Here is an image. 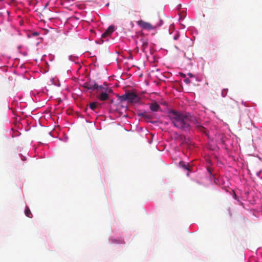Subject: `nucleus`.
I'll return each instance as SVG.
<instances>
[{
  "label": "nucleus",
  "mask_w": 262,
  "mask_h": 262,
  "mask_svg": "<svg viewBox=\"0 0 262 262\" xmlns=\"http://www.w3.org/2000/svg\"><path fill=\"white\" fill-rule=\"evenodd\" d=\"M81 86L85 90L90 91V92H92L95 90L97 92H98L100 89H103V85H99L95 81L92 80H88L83 83Z\"/></svg>",
  "instance_id": "2"
},
{
  "label": "nucleus",
  "mask_w": 262,
  "mask_h": 262,
  "mask_svg": "<svg viewBox=\"0 0 262 262\" xmlns=\"http://www.w3.org/2000/svg\"><path fill=\"white\" fill-rule=\"evenodd\" d=\"M221 142L222 143H224V140H223V138L221 139Z\"/></svg>",
  "instance_id": "22"
},
{
  "label": "nucleus",
  "mask_w": 262,
  "mask_h": 262,
  "mask_svg": "<svg viewBox=\"0 0 262 262\" xmlns=\"http://www.w3.org/2000/svg\"><path fill=\"white\" fill-rule=\"evenodd\" d=\"M104 85L105 86H103V89H100L99 91H104L107 95L108 94L112 93L113 92V90L111 88H108L107 86V84H105V83H104Z\"/></svg>",
  "instance_id": "10"
},
{
  "label": "nucleus",
  "mask_w": 262,
  "mask_h": 262,
  "mask_svg": "<svg viewBox=\"0 0 262 262\" xmlns=\"http://www.w3.org/2000/svg\"><path fill=\"white\" fill-rule=\"evenodd\" d=\"M33 36H38L39 35V33L37 32H34L33 33Z\"/></svg>",
  "instance_id": "20"
},
{
  "label": "nucleus",
  "mask_w": 262,
  "mask_h": 262,
  "mask_svg": "<svg viewBox=\"0 0 262 262\" xmlns=\"http://www.w3.org/2000/svg\"><path fill=\"white\" fill-rule=\"evenodd\" d=\"M182 76L183 77H185L186 76H185V74H182Z\"/></svg>",
  "instance_id": "23"
},
{
  "label": "nucleus",
  "mask_w": 262,
  "mask_h": 262,
  "mask_svg": "<svg viewBox=\"0 0 262 262\" xmlns=\"http://www.w3.org/2000/svg\"><path fill=\"white\" fill-rule=\"evenodd\" d=\"M184 82H185L186 84H189L190 83V80L189 78H187L184 80Z\"/></svg>",
  "instance_id": "18"
},
{
  "label": "nucleus",
  "mask_w": 262,
  "mask_h": 262,
  "mask_svg": "<svg viewBox=\"0 0 262 262\" xmlns=\"http://www.w3.org/2000/svg\"><path fill=\"white\" fill-rule=\"evenodd\" d=\"M228 91V90L227 89H223L221 93L222 97H225L227 95Z\"/></svg>",
  "instance_id": "16"
},
{
  "label": "nucleus",
  "mask_w": 262,
  "mask_h": 262,
  "mask_svg": "<svg viewBox=\"0 0 262 262\" xmlns=\"http://www.w3.org/2000/svg\"><path fill=\"white\" fill-rule=\"evenodd\" d=\"M180 38V35L179 34H177L174 36L173 37V39L177 40Z\"/></svg>",
  "instance_id": "19"
},
{
  "label": "nucleus",
  "mask_w": 262,
  "mask_h": 262,
  "mask_svg": "<svg viewBox=\"0 0 262 262\" xmlns=\"http://www.w3.org/2000/svg\"><path fill=\"white\" fill-rule=\"evenodd\" d=\"M188 76L190 77H193V74L192 73H189L188 74Z\"/></svg>",
  "instance_id": "21"
},
{
  "label": "nucleus",
  "mask_w": 262,
  "mask_h": 262,
  "mask_svg": "<svg viewBox=\"0 0 262 262\" xmlns=\"http://www.w3.org/2000/svg\"><path fill=\"white\" fill-rule=\"evenodd\" d=\"M186 40V38L185 37H182V38L180 41V45L183 46L185 45V40Z\"/></svg>",
  "instance_id": "17"
},
{
  "label": "nucleus",
  "mask_w": 262,
  "mask_h": 262,
  "mask_svg": "<svg viewBox=\"0 0 262 262\" xmlns=\"http://www.w3.org/2000/svg\"><path fill=\"white\" fill-rule=\"evenodd\" d=\"M100 93V95L97 96V98L100 101H105L108 98V95L106 94L104 91H99L97 92Z\"/></svg>",
  "instance_id": "7"
},
{
  "label": "nucleus",
  "mask_w": 262,
  "mask_h": 262,
  "mask_svg": "<svg viewBox=\"0 0 262 262\" xmlns=\"http://www.w3.org/2000/svg\"><path fill=\"white\" fill-rule=\"evenodd\" d=\"M25 215L29 218H31L32 217V213L28 206H26L25 208Z\"/></svg>",
  "instance_id": "12"
},
{
  "label": "nucleus",
  "mask_w": 262,
  "mask_h": 262,
  "mask_svg": "<svg viewBox=\"0 0 262 262\" xmlns=\"http://www.w3.org/2000/svg\"><path fill=\"white\" fill-rule=\"evenodd\" d=\"M188 123H192L195 125L196 128L200 132L205 133V128L202 126L200 120L196 117L191 115L188 113Z\"/></svg>",
  "instance_id": "3"
},
{
  "label": "nucleus",
  "mask_w": 262,
  "mask_h": 262,
  "mask_svg": "<svg viewBox=\"0 0 262 262\" xmlns=\"http://www.w3.org/2000/svg\"><path fill=\"white\" fill-rule=\"evenodd\" d=\"M128 98V102L129 103H137L140 101V98L135 93H126Z\"/></svg>",
  "instance_id": "6"
},
{
  "label": "nucleus",
  "mask_w": 262,
  "mask_h": 262,
  "mask_svg": "<svg viewBox=\"0 0 262 262\" xmlns=\"http://www.w3.org/2000/svg\"><path fill=\"white\" fill-rule=\"evenodd\" d=\"M179 165L184 169L187 170L188 171H191V167L188 163H186L184 161H180L179 162Z\"/></svg>",
  "instance_id": "9"
},
{
  "label": "nucleus",
  "mask_w": 262,
  "mask_h": 262,
  "mask_svg": "<svg viewBox=\"0 0 262 262\" xmlns=\"http://www.w3.org/2000/svg\"><path fill=\"white\" fill-rule=\"evenodd\" d=\"M127 94H125L124 95L121 96L120 97V100L121 101H128V98H127Z\"/></svg>",
  "instance_id": "15"
},
{
  "label": "nucleus",
  "mask_w": 262,
  "mask_h": 262,
  "mask_svg": "<svg viewBox=\"0 0 262 262\" xmlns=\"http://www.w3.org/2000/svg\"><path fill=\"white\" fill-rule=\"evenodd\" d=\"M97 102H92V103H90V104H89L90 108L92 111H95L96 109V108L97 107Z\"/></svg>",
  "instance_id": "13"
},
{
  "label": "nucleus",
  "mask_w": 262,
  "mask_h": 262,
  "mask_svg": "<svg viewBox=\"0 0 262 262\" xmlns=\"http://www.w3.org/2000/svg\"><path fill=\"white\" fill-rule=\"evenodd\" d=\"M139 116L146 118H150L149 115H147L146 112L139 113Z\"/></svg>",
  "instance_id": "14"
},
{
  "label": "nucleus",
  "mask_w": 262,
  "mask_h": 262,
  "mask_svg": "<svg viewBox=\"0 0 262 262\" xmlns=\"http://www.w3.org/2000/svg\"><path fill=\"white\" fill-rule=\"evenodd\" d=\"M138 25L143 29L147 30H152L156 28V26H152L151 24L145 22L144 20H140L137 21Z\"/></svg>",
  "instance_id": "5"
},
{
  "label": "nucleus",
  "mask_w": 262,
  "mask_h": 262,
  "mask_svg": "<svg viewBox=\"0 0 262 262\" xmlns=\"http://www.w3.org/2000/svg\"><path fill=\"white\" fill-rule=\"evenodd\" d=\"M167 116L171 123L176 128L185 132H189L191 130V125L188 123L187 113L171 110L168 112Z\"/></svg>",
  "instance_id": "1"
},
{
  "label": "nucleus",
  "mask_w": 262,
  "mask_h": 262,
  "mask_svg": "<svg viewBox=\"0 0 262 262\" xmlns=\"http://www.w3.org/2000/svg\"><path fill=\"white\" fill-rule=\"evenodd\" d=\"M150 109L153 112H158L160 109V105L156 102L149 104Z\"/></svg>",
  "instance_id": "8"
},
{
  "label": "nucleus",
  "mask_w": 262,
  "mask_h": 262,
  "mask_svg": "<svg viewBox=\"0 0 262 262\" xmlns=\"http://www.w3.org/2000/svg\"><path fill=\"white\" fill-rule=\"evenodd\" d=\"M114 31L115 28L114 26L111 25L109 26L108 28L105 30V31L101 35V42L103 43L104 41H108L109 37L111 36V34Z\"/></svg>",
  "instance_id": "4"
},
{
  "label": "nucleus",
  "mask_w": 262,
  "mask_h": 262,
  "mask_svg": "<svg viewBox=\"0 0 262 262\" xmlns=\"http://www.w3.org/2000/svg\"><path fill=\"white\" fill-rule=\"evenodd\" d=\"M141 43H142V50L143 52H145V50L148 46V42L147 40H145L143 39H141Z\"/></svg>",
  "instance_id": "11"
}]
</instances>
